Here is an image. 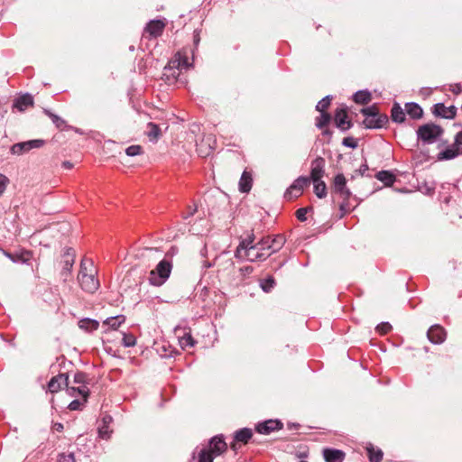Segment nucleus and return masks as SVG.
Instances as JSON below:
<instances>
[{"label":"nucleus","instance_id":"1","mask_svg":"<svg viewBox=\"0 0 462 462\" xmlns=\"http://www.w3.org/2000/svg\"><path fill=\"white\" fill-rule=\"evenodd\" d=\"M97 270L91 259L83 258L80 262V269L78 281L81 289L88 293H94L99 288V281L97 278Z\"/></svg>","mask_w":462,"mask_h":462},{"label":"nucleus","instance_id":"2","mask_svg":"<svg viewBox=\"0 0 462 462\" xmlns=\"http://www.w3.org/2000/svg\"><path fill=\"white\" fill-rule=\"evenodd\" d=\"M254 235L242 240L236 250V257L245 258L250 262L263 261L269 257V254H265L259 250L257 244L254 243Z\"/></svg>","mask_w":462,"mask_h":462},{"label":"nucleus","instance_id":"3","mask_svg":"<svg viewBox=\"0 0 462 462\" xmlns=\"http://www.w3.org/2000/svg\"><path fill=\"white\" fill-rule=\"evenodd\" d=\"M172 263L171 261L163 259L159 262L155 269L149 273V282L153 286H162L170 277L171 273Z\"/></svg>","mask_w":462,"mask_h":462},{"label":"nucleus","instance_id":"4","mask_svg":"<svg viewBox=\"0 0 462 462\" xmlns=\"http://www.w3.org/2000/svg\"><path fill=\"white\" fill-rule=\"evenodd\" d=\"M333 192L340 197L342 199V203L340 204L339 208L340 210L344 211L345 207L346 206V202L351 197V191L346 187V180L345 176L342 173H338L335 176L334 181H333Z\"/></svg>","mask_w":462,"mask_h":462},{"label":"nucleus","instance_id":"5","mask_svg":"<svg viewBox=\"0 0 462 462\" xmlns=\"http://www.w3.org/2000/svg\"><path fill=\"white\" fill-rule=\"evenodd\" d=\"M442 132L439 125L426 124L418 128L417 135L418 139L423 143H432L442 134Z\"/></svg>","mask_w":462,"mask_h":462},{"label":"nucleus","instance_id":"6","mask_svg":"<svg viewBox=\"0 0 462 462\" xmlns=\"http://www.w3.org/2000/svg\"><path fill=\"white\" fill-rule=\"evenodd\" d=\"M310 184V178L300 176L297 178L292 184L286 189L284 198L291 200L300 197L304 189Z\"/></svg>","mask_w":462,"mask_h":462},{"label":"nucleus","instance_id":"7","mask_svg":"<svg viewBox=\"0 0 462 462\" xmlns=\"http://www.w3.org/2000/svg\"><path fill=\"white\" fill-rule=\"evenodd\" d=\"M45 143L44 140L34 139L26 142H21L14 143L11 146L10 152L12 154L22 155L30 152L32 149H39Z\"/></svg>","mask_w":462,"mask_h":462},{"label":"nucleus","instance_id":"8","mask_svg":"<svg viewBox=\"0 0 462 462\" xmlns=\"http://www.w3.org/2000/svg\"><path fill=\"white\" fill-rule=\"evenodd\" d=\"M191 66L189 63L188 56L185 51H179L175 54V56L170 60L168 67H165V69H189Z\"/></svg>","mask_w":462,"mask_h":462},{"label":"nucleus","instance_id":"9","mask_svg":"<svg viewBox=\"0 0 462 462\" xmlns=\"http://www.w3.org/2000/svg\"><path fill=\"white\" fill-rule=\"evenodd\" d=\"M388 123V116L384 114H377L376 116L365 118L363 125L368 129L383 128Z\"/></svg>","mask_w":462,"mask_h":462},{"label":"nucleus","instance_id":"10","mask_svg":"<svg viewBox=\"0 0 462 462\" xmlns=\"http://www.w3.org/2000/svg\"><path fill=\"white\" fill-rule=\"evenodd\" d=\"M206 448L216 457L226 450L227 445L222 436H216L211 439L208 446Z\"/></svg>","mask_w":462,"mask_h":462},{"label":"nucleus","instance_id":"11","mask_svg":"<svg viewBox=\"0 0 462 462\" xmlns=\"http://www.w3.org/2000/svg\"><path fill=\"white\" fill-rule=\"evenodd\" d=\"M325 161L321 157H318L311 162L310 179L313 182L321 180L324 175Z\"/></svg>","mask_w":462,"mask_h":462},{"label":"nucleus","instance_id":"12","mask_svg":"<svg viewBox=\"0 0 462 462\" xmlns=\"http://www.w3.org/2000/svg\"><path fill=\"white\" fill-rule=\"evenodd\" d=\"M428 338L433 344H441L446 339V331L439 325H433L427 333Z\"/></svg>","mask_w":462,"mask_h":462},{"label":"nucleus","instance_id":"13","mask_svg":"<svg viewBox=\"0 0 462 462\" xmlns=\"http://www.w3.org/2000/svg\"><path fill=\"white\" fill-rule=\"evenodd\" d=\"M335 123L337 127L342 131L348 130L352 126L351 122L347 120V111L346 107H340L336 110Z\"/></svg>","mask_w":462,"mask_h":462},{"label":"nucleus","instance_id":"14","mask_svg":"<svg viewBox=\"0 0 462 462\" xmlns=\"http://www.w3.org/2000/svg\"><path fill=\"white\" fill-rule=\"evenodd\" d=\"M433 113L437 116L452 119L457 114V108L454 106H445L444 104L438 103L433 107Z\"/></svg>","mask_w":462,"mask_h":462},{"label":"nucleus","instance_id":"15","mask_svg":"<svg viewBox=\"0 0 462 462\" xmlns=\"http://www.w3.org/2000/svg\"><path fill=\"white\" fill-rule=\"evenodd\" d=\"M282 424L278 420H268L264 422L259 423L256 426V430L260 434H265L268 435L271 432L282 429Z\"/></svg>","mask_w":462,"mask_h":462},{"label":"nucleus","instance_id":"16","mask_svg":"<svg viewBox=\"0 0 462 462\" xmlns=\"http://www.w3.org/2000/svg\"><path fill=\"white\" fill-rule=\"evenodd\" d=\"M62 385L68 387L69 385V377L65 374H60L57 376H54L51 379L48 383V389L51 393L59 392Z\"/></svg>","mask_w":462,"mask_h":462},{"label":"nucleus","instance_id":"17","mask_svg":"<svg viewBox=\"0 0 462 462\" xmlns=\"http://www.w3.org/2000/svg\"><path fill=\"white\" fill-rule=\"evenodd\" d=\"M345 456V453L339 449L325 448L323 450V457L326 462H343Z\"/></svg>","mask_w":462,"mask_h":462},{"label":"nucleus","instance_id":"18","mask_svg":"<svg viewBox=\"0 0 462 462\" xmlns=\"http://www.w3.org/2000/svg\"><path fill=\"white\" fill-rule=\"evenodd\" d=\"M165 27V23L160 20H152L145 27L146 32H148L152 37L160 36Z\"/></svg>","mask_w":462,"mask_h":462},{"label":"nucleus","instance_id":"19","mask_svg":"<svg viewBox=\"0 0 462 462\" xmlns=\"http://www.w3.org/2000/svg\"><path fill=\"white\" fill-rule=\"evenodd\" d=\"M253 185V175L249 171L245 170L239 180V190L247 193L251 190Z\"/></svg>","mask_w":462,"mask_h":462},{"label":"nucleus","instance_id":"20","mask_svg":"<svg viewBox=\"0 0 462 462\" xmlns=\"http://www.w3.org/2000/svg\"><path fill=\"white\" fill-rule=\"evenodd\" d=\"M252 430L248 428H244L242 430H239L235 434V442L231 444V448L233 450H236V442H242L244 444L247 443L248 440L252 438Z\"/></svg>","mask_w":462,"mask_h":462},{"label":"nucleus","instance_id":"21","mask_svg":"<svg viewBox=\"0 0 462 462\" xmlns=\"http://www.w3.org/2000/svg\"><path fill=\"white\" fill-rule=\"evenodd\" d=\"M4 254L14 263H26L32 257L31 252L26 251V250H23V251L16 252L14 254L4 251Z\"/></svg>","mask_w":462,"mask_h":462},{"label":"nucleus","instance_id":"22","mask_svg":"<svg viewBox=\"0 0 462 462\" xmlns=\"http://www.w3.org/2000/svg\"><path fill=\"white\" fill-rule=\"evenodd\" d=\"M462 154V149L453 144L439 153V160H451Z\"/></svg>","mask_w":462,"mask_h":462},{"label":"nucleus","instance_id":"23","mask_svg":"<svg viewBox=\"0 0 462 462\" xmlns=\"http://www.w3.org/2000/svg\"><path fill=\"white\" fill-rule=\"evenodd\" d=\"M405 113L412 119H420L423 115L422 108L416 103H407Z\"/></svg>","mask_w":462,"mask_h":462},{"label":"nucleus","instance_id":"24","mask_svg":"<svg viewBox=\"0 0 462 462\" xmlns=\"http://www.w3.org/2000/svg\"><path fill=\"white\" fill-rule=\"evenodd\" d=\"M33 104V98L31 95L29 94H25V95H23L21 97H19L15 102H14V106L19 110V111H23L25 110L27 107L32 106Z\"/></svg>","mask_w":462,"mask_h":462},{"label":"nucleus","instance_id":"25","mask_svg":"<svg viewBox=\"0 0 462 462\" xmlns=\"http://www.w3.org/2000/svg\"><path fill=\"white\" fill-rule=\"evenodd\" d=\"M75 263V254L71 249H67L62 256V269L64 272L69 273Z\"/></svg>","mask_w":462,"mask_h":462},{"label":"nucleus","instance_id":"26","mask_svg":"<svg viewBox=\"0 0 462 462\" xmlns=\"http://www.w3.org/2000/svg\"><path fill=\"white\" fill-rule=\"evenodd\" d=\"M391 118L396 123H402L405 120V112L398 103H394L392 107Z\"/></svg>","mask_w":462,"mask_h":462},{"label":"nucleus","instance_id":"27","mask_svg":"<svg viewBox=\"0 0 462 462\" xmlns=\"http://www.w3.org/2000/svg\"><path fill=\"white\" fill-rule=\"evenodd\" d=\"M370 462H381L383 453L380 448H375L372 444L366 447Z\"/></svg>","mask_w":462,"mask_h":462},{"label":"nucleus","instance_id":"28","mask_svg":"<svg viewBox=\"0 0 462 462\" xmlns=\"http://www.w3.org/2000/svg\"><path fill=\"white\" fill-rule=\"evenodd\" d=\"M376 179L383 182L386 186H391L395 181V176L388 171H381L376 173Z\"/></svg>","mask_w":462,"mask_h":462},{"label":"nucleus","instance_id":"29","mask_svg":"<svg viewBox=\"0 0 462 462\" xmlns=\"http://www.w3.org/2000/svg\"><path fill=\"white\" fill-rule=\"evenodd\" d=\"M371 93L367 90H359L355 93L353 99L356 104H367L371 101Z\"/></svg>","mask_w":462,"mask_h":462},{"label":"nucleus","instance_id":"30","mask_svg":"<svg viewBox=\"0 0 462 462\" xmlns=\"http://www.w3.org/2000/svg\"><path fill=\"white\" fill-rule=\"evenodd\" d=\"M257 245L259 250L264 252L265 254H269V256L273 254V246L271 242V236H264L260 241H258Z\"/></svg>","mask_w":462,"mask_h":462},{"label":"nucleus","instance_id":"31","mask_svg":"<svg viewBox=\"0 0 462 462\" xmlns=\"http://www.w3.org/2000/svg\"><path fill=\"white\" fill-rule=\"evenodd\" d=\"M125 321V317L124 315H117L116 317L107 318L104 324L109 326L113 329H117V328Z\"/></svg>","mask_w":462,"mask_h":462},{"label":"nucleus","instance_id":"32","mask_svg":"<svg viewBox=\"0 0 462 462\" xmlns=\"http://www.w3.org/2000/svg\"><path fill=\"white\" fill-rule=\"evenodd\" d=\"M98 325L99 324L97 320L90 319H83L79 320V326L80 328L88 330V331L97 330L98 328Z\"/></svg>","mask_w":462,"mask_h":462},{"label":"nucleus","instance_id":"33","mask_svg":"<svg viewBox=\"0 0 462 462\" xmlns=\"http://www.w3.org/2000/svg\"><path fill=\"white\" fill-rule=\"evenodd\" d=\"M67 391H68L69 394L71 396H75L76 393L82 395L84 397V402H87V398L88 395V389L85 385L79 386V387H73V386L68 387Z\"/></svg>","mask_w":462,"mask_h":462},{"label":"nucleus","instance_id":"34","mask_svg":"<svg viewBox=\"0 0 462 462\" xmlns=\"http://www.w3.org/2000/svg\"><path fill=\"white\" fill-rule=\"evenodd\" d=\"M314 183V193L319 199L327 196V186L323 180H317Z\"/></svg>","mask_w":462,"mask_h":462},{"label":"nucleus","instance_id":"35","mask_svg":"<svg viewBox=\"0 0 462 462\" xmlns=\"http://www.w3.org/2000/svg\"><path fill=\"white\" fill-rule=\"evenodd\" d=\"M179 343L182 349H186L188 347H192L195 345V340L189 333H185L180 337Z\"/></svg>","mask_w":462,"mask_h":462},{"label":"nucleus","instance_id":"36","mask_svg":"<svg viewBox=\"0 0 462 462\" xmlns=\"http://www.w3.org/2000/svg\"><path fill=\"white\" fill-rule=\"evenodd\" d=\"M214 458L207 448H202L198 453V462H213Z\"/></svg>","mask_w":462,"mask_h":462},{"label":"nucleus","instance_id":"37","mask_svg":"<svg viewBox=\"0 0 462 462\" xmlns=\"http://www.w3.org/2000/svg\"><path fill=\"white\" fill-rule=\"evenodd\" d=\"M331 120V116L328 113H321L319 116L316 118V126L319 129H323L327 126Z\"/></svg>","mask_w":462,"mask_h":462},{"label":"nucleus","instance_id":"38","mask_svg":"<svg viewBox=\"0 0 462 462\" xmlns=\"http://www.w3.org/2000/svg\"><path fill=\"white\" fill-rule=\"evenodd\" d=\"M273 252L275 253L279 251L283 245L285 244V238L282 235H277L274 237H271Z\"/></svg>","mask_w":462,"mask_h":462},{"label":"nucleus","instance_id":"39","mask_svg":"<svg viewBox=\"0 0 462 462\" xmlns=\"http://www.w3.org/2000/svg\"><path fill=\"white\" fill-rule=\"evenodd\" d=\"M44 113L51 119L52 123L55 124V125L58 128L62 129L66 125V122L60 118L59 116L51 113L49 110H44Z\"/></svg>","mask_w":462,"mask_h":462},{"label":"nucleus","instance_id":"40","mask_svg":"<svg viewBox=\"0 0 462 462\" xmlns=\"http://www.w3.org/2000/svg\"><path fill=\"white\" fill-rule=\"evenodd\" d=\"M260 285L263 291L270 292L275 286V280L273 277L269 276L268 278L262 280Z\"/></svg>","mask_w":462,"mask_h":462},{"label":"nucleus","instance_id":"41","mask_svg":"<svg viewBox=\"0 0 462 462\" xmlns=\"http://www.w3.org/2000/svg\"><path fill=\"white\" fill-rule=\"evenodd\" d=\"M122 344L125 347L135 346L136 338L133 334L123 333Z\"/></svg>","mask_w":462,"mask_h":462},{"label":"nucleus","instance_id":"42","mask_svg":"<svg viewBox=\"0 0 462 462\" xmlns=\"http://www.w3.org/2000/svg\"><path fill=\"white\" fill-rule=\"evenodd\" d=\"M331 98L329 96L325 97L323 99H321L316 106L317 111L320 113H327L326 110L330 105Z\"/></svg>","mask_w":462,"mask_h":462},{"label":"nucleus","instance_id":"43","mask_svg":"<svg viewBox=\"0 0 462 462\" xmlns=\"http://www.w3.org/2000/svg\"><path fill=\"white\" fill-rule=\"evenodd\" d=\"M148 136L150 139H157L160 135V128L157 125L153 123L148 124Z\"/></svg>","mask_w":462,"mask_h":462},{"label":"nucleus","instance_id":"44","mask_svg":"<svg viewBox=\"0 0 462 462\" xmlns=\"http://www.w3.org/2000/svg\"><path fill=\"white\" fill-rule=\"evenodd\" d=\"M361 113L365 116V118L370 117V116L374 117V116H376L377 114H380L375 106L365 107L361 110Z\"/></svg>","mask_w":462,"mask_h":462},{"label":"nucleus","instance_id":"45","mask_svg":"<svg viewBox=\"0 0 462 462\" xmlns=\"http://www.w3.org/2000/svg\"><path fill=\"white\" fill-rule=\"evenodd\" d=\"M142 152H143V148L140 145H131V146L127 147L125 150V153L128 156H135V155L141 154Z\"/></svg>","mask_w":462,"mask_h":462},{"label":"nucleus","instance_id":"46","mask_svg":"<svg viewBox=\"0 0 462 462\" xmlns=\"http://www.w3.org/2000/svg\"><path fill=\"white\" fill-rule=\"evenodd\" d=\"M111 431L108 425H101L98 428V435L100 438L107 439L110 438Z\"/></svg>","mask_w":462,"mask_h":462},{"label":"nucleus","instance_id":"47","mask_svg":"<svg viewBox=\"0 0 462 462\" xmlns=\"http://www.w3.org/2000/svg\"><path fill=\"white\" fill-rule=\"evenodd\" d=\"M392 328V326L388 322H383L376 327V330L382 334H387Z\"/></svg>","mask_w":462,"mask_h":462},{"label":"nucleus","instance_id":"48","mask_svg":"<svg viewBox=\"0 0 462 462\" xmlns=\"http://www.w3.org/2000/svg\"><path fill=\"white\" fill-rule=\"evenodd\" d=\"M8 183L9 179L4 174H0V196L5 193Z\"/></svg>","mask_w":462,"mask_h":462},{"label":"nucleus","instance_id":"49","mask_svg":"<svg viewBox=\"0 0 462 462\" xmlns=\"http://www.w3.org/2000/svg\"><path fill=\"white\" fill-rule=\"evenodd\" d=\"M58 462H75L73 453H62L58 457Z\"/></svg>","mask_w":462,"mask_h":462},{"label":"nucleus","instance_id":"50","mask_svg":"<svg viewBox=\"0 0 462 462\" xmlns=\"http://www.w3.org/2000/svg\"><path fill=\"white\" fill-rule=\"evenodd\" d=\"M343 145L349 148H356L357 143L353 137H345L342 142Z\"/></svg>","mask_w":462,"mask_h":462},{"label":"nucleus","instance_id":"51","mask_svg":"<svg viewBox=\"0 0 462 462\" xmlns=\"http://www.w3.org/2000/svg\"><path fill=\"white\" fill-rule=\"evenodd\" d=\"M308 209L306 208H300L296 211V217L300 221H305L307 219Z\"/></svg>","mask_w":462,"mask_h":462},{"label":"nucleus","instance_id":"52","mask_svg":"<svg viewBox=\"0 0 462 462\" xmlns=\"http://www.w3.org/2000/svg\"><path fill=\"white\" fill-rule=\"evenodd\" d=\"M86 374L83 373H77L74 375V383L78 384H81L85 383Z\"/></svg>","mask_w":462,"mask_h":462},{"label":"nucleus","instance_id":"53","mask_svg":"<svg viewBox=\"0 0 462 462\" xmlns=\"http://www.w3.org/2000/svg\"><path fill=\"white\" fill-rule=\"evenodd\" d=\"M82 406V402H80L79 400H74L69 404V409L70 411H78L80 410Z\"/></svg>","mask_w":462,"mask_h":462},{"label":"nucleus","instance_id":"54","mask_svg":"<svg viewBox=\"0 0 462 462\" xmlns=\"http://www.w3.org/2000/svg\"><path fill=\"white\" fill-rule=\"evenodd\" d=\"M454 144L457 145V147L462 145V131L457 134Z\"/></svg>","mask_w":462,"mask_h":462},{"label":"nucleus","instance_id":"55","mask_svg":"<svg viewBox=\"0 0 462 462\" xmlns=\"http://www.w3.org/2000/svg\"><path fill=\"white\" fill-rule=\"evenodd\" d=\"M53 430H56V431H62L63 430V425L61 423H55L53 425Z\"/></svg>","mask_w":462,"mask_h":462},{"label":"nucleus","instance_id":"56","mask_svg":"<svg viewBox=\"0 0 462 462\" xmlns=\"http://www.w3.org/2000/svg\"><path fill=\"white\" fill-rule=\"evenodd\" d=\"M62 166H63V168H65L67 170H70V169H72L73 164L70 162L66 161V162H63Z\"/></svg>","mask_w":462,"mask_h":462},{"label":"nucleus","instance_id":"57","mask_svg":"<svg viewBox=\"0 0 462 462\" xmlns=\"http://www.w3.org/2000/svg\"><path fill=\"white\" fill-rule=\"evenodd\" d=\"M112 420V418L110 416H105L103 418V425H108Z\"/></svg>","mask_w":462,"mask_h":462},{"label":"nucleus","instance_id":"58","mask_svg":"<svg viewBox=\"0 0 462 462\" xmlns=\"http://www.w3.org/2000/svg\"><path fill=\"white\" fill-rule=\"evenodd\" d=\"M243 272H245V273H251L253 272V267L252 266H246L243 269H241Z\"/></svg>","mask_w":462,"mask_h":462},{"label":"nucleus","instance_id":"59","mask_svg":"<svg viewBox=\"0 0 462 462\" xmlns=\"http://www.w3.org/2000/svg\"><path fill=\"white\" fill-rule=\"evenodd\" d=\"M322 134L324 135H331L332 132L329 129H324Z\"/></svg>","mask_w":462,"mask_h":462},{"label":"nucleus","instance_id":"60","mask_svg":"<svg viewBox=\"0 0 462 462\" xmlns=\"http://www.w3.org/2000/svg\"><path fill=\"white\" fill-rule=\"evenodd\" d=\"M199 42V34L198 33H195L194 35V42L195 44L197 45Z\"/></svg>","mask_w":462,"mask_h":462},{"label":"nucleus","instance_id":"61","mask_svg":"<svg viewBox=\"0 0 462 462\" xmlns=\"http://www.w3.org/2000/svg\"><path fill=\"white\" fill-rule=\"evenodd\" d=\"M456 88H457L456 89H453V92L458 93V92L461 91V87L460 86L457 85Z\"/></svg>","mask_w":462,"mask_h":462},{"label":"nucleus","instance_id":"62","mask_svg":"<svg viewBox=\"0 0 462 462\" xmlns=\"http://www.w3.org/2000/svg\"><path fill=\"white\" fill-rule=\"evenodd\" d=\"M456 88H457L456 89H453V92L458 93V92L461 91V87L460 86L457 85Z\"/></svg>","mask_w":462,"mask_h":462}]
</instances>
